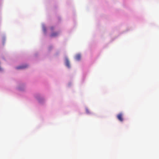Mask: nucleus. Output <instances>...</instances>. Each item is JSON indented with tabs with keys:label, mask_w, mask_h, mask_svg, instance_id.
Masks as SVG:
<instances>
[{
	"label": "nucleus",
	"mask_w": 159,
	"mask_h": 159,
	"mask_svg": "<svg viewBox=\"0 0 159 159\" xmlns=\"http://www.w3.org/2000/svg\"><path fill=\"white\" fill-rule=\"evenodd\" d=\"M28 66L27 65H23L17 67L16 69H23L26 68Z\"/></svg>",
	"instance_id": "obj_2"
},
{
	"label": "nucleus",
	"mask_w": 159,
	"mask_h": 159,
	"mask_svg": "<svg viewBox=\"0 0 159 159\" xmlns=\"http://www.w3.org/2000/svg\"><path fill=\"white\" fill-rule=\"evenodd\" d=\"M43 30H44V32H45L46 31V28H45V27H43Z\"/></svg>",
	"instance_id": "obj_6"
},
{
	"label": "nucleus",
	"mask_w": 159,
	"mask_h": 159,
	"mask_svg": "<svg viewBox=\"0 0 159 159\" xmlns=\"http://www.w3.org/2000/svg\"><path fill=\"white\" fill-rule=\"evenodd\" d=\"M58 35V34L57 33H53L51 34V36L52 37H56Z\"/></svg>",
	"instance_id": "obj_5"
},
{
	"label": "nucleus",
	"mask_w": 159,
	"mask_h": 159,
	"mask_svg": "<svg viewBox=\"0 0 159 159\" xmlns=\"http://www.w3.org/2000/svg\"><path fill=\"white\" fill-rule=\"evenodd\" d=\"M51 29L52 30L53 29V28L51 27Z\"/></svg>",
	"instance_id": "obj_7"
},
{
	"label": "nucleus",
	"mask_w": 159,
	"mask_h": 159,
	"mask_svg": "<svg viewBox=\"0 0 159 159\" xmlns=\"http://www.w3.org/2000/svg\"><path fill=\"white\" fill-rule=\"evenodd\" d=\"M117 117L119 120L121 122L123 121V115L121 113H120L117 115Z\"/></svg>",
	"instance_id": "obj_1"
},
{
	"label": "nucleus",
	"mask_w": 159,
	"mask_h": 159,
	"mask_svg": "<svg viewBox=\"0 0 159 159\" xmlns=\"http://www.w3.org/2000/svg\"><path fill=\"white\" fill-rule=\"evenodd\" d=\"M66 65L68 68H70V67L69 61L67 59H66Z\"/></svg>",
	"instance_id": "obj_3"
},
{
	"label": "nucleus",
	"mask_w": 159,
	"mask_h": 159,
	"mask_svg": "<svg viewBox=\"0 0 159 159\" xmlns=\"http://www.w3.org/2000/svg\"><path fill=\"white\" fill-rule=\"evenodd\" d=\"M75 58L77 60H80L81 58V55L80 54H77L75 57Z\"/></svg>",
	"instance_id": "obj_4"
}]
</instances>
